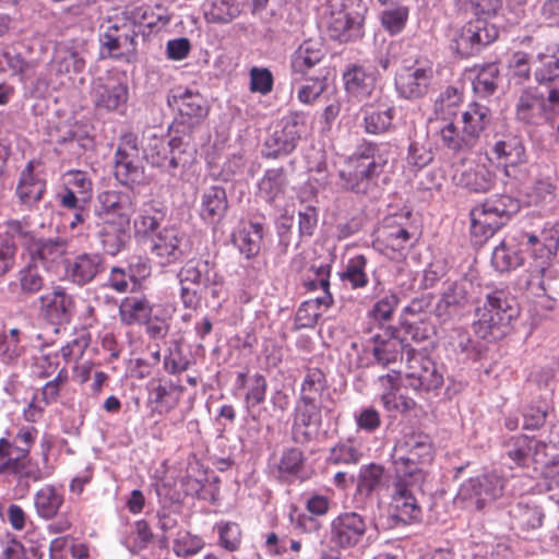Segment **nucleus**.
<instances>
[{"instance_id":"nucleus-64","label":"nucleus","mask_w":559,"mask_h":559,"mask_svg":"<svg viewBox=\"0 0 559 559\" xmlns=\"http://www.w3.org/2000/svg\"><path fill=\"white\" fill-rule=\"evenodd\" d=\"M527 195L535 204L550 202L556 197V186L549 179H538L530 188Z\"/></svg>"},{"instance_id":"nucleus-47","label":"nucleus","mask_w":559,"mask_h":559,"mask_svg":"<svg viewBox=\"0 0 559 559\" xmlns=\"http://www.w3.org/2000/svg\"><path fill=\"white\" fill-rule=\"evenodd\" d=\"M326 388V378L319 368H308L300 386L299 399L317 401Z\"/></svg>"},{"instance_id":"nucleus-8","label":"nucleus","mask_w":559,"mask_h":559,"mask_svg":"<svg viewBox=\"0 0 559 559\" xmlns=\"http://www.w3.org/2000/svg\"><path fill=\"white\" fill-rule=\"evenodd\" d=\"M306 130L307 126L302 115L294 114L287 117L283 121L282 129L276 130L265 141V157L276 158L280 155L293 152L297 146V142L306 133Z\"/></svg>"},{"instance_id":"nucleus-26","label":"nucleus","mask_w":559,"mask_h":559,"mask_svg":"<svg viewBox=\"0 0 559 559\" xmlns=\"http://www.w3.org/2000/svg\"><path fill=\"white\" fill-rule=\"evenodd\" d=\"M115 177L124 186L139 183L143 177V167L139 163L138 154L119 146L116 152Z\"/></svg>"},{"instance_id":"nucleus-29","label":"nucleus","mask_w":559,"mask_h":559,"mask_svg":"<svg viewBox=\"0 0 559 559\" xmlns=\"http://www.w3.org/2000/svg\"><path fill=\"white\" fill-rule=\"evenodd\" d=\"M95 104L98 108L116 110L128 100V88L120 83H96L94 87Z\"/></svg>"},{"instance_id":"nucleus-46","label":"nucleus","mask_w":559,"mask_h":559,"mask_svg":"<svg viewBox=\"0 0 559 559\" xmlns=\"http://www.w3.org/2000/svg\"><path fill=\"white\" fill-rule=\"evenodd\" d=\"M67 241L61 238L34 240L29 247L33 260L53 261L66 252Z\"/></svg>"},{"instance_id":"nucleus-60","label":"nucleus","mask_w":559,"mask_h":559,"mask_svg":"<svg viewBox=\"0 0 559 559\" xmlns=\"http://www.w3.org/2000/svg\"><path fill=\"white\" fill-rule=\"evenodd\" d=\"M250 92L267 95L273 90L274 78L266 68L252 67L250 69Z\"/></svg>"},{"instance_id":"nucleus-16","label":"nucleus","mask_w":559,"mask_h":559,"mask_svg":"<svg viewBox=\"0 0 559 559\" xmlns=\"http://www.w3.org/2000/svg\"><path fill=\"white\" fill-rule=\"evenodd\" d=\"M538 250L540 251V257L546 258V260L531 273L527 280V288L537 296H547L550 299H555L559 294V283L557 281L556 271L551 269L547 262L552 252L542 245Z\"/></svg>"},{"instance_id":"nucleus-57","label":"nucleus","mask_w":559,"mask_h":559,"mask_svg":"<svg viewBox=\"0 0 559 559\" xmlns=\"http://www.w3.org/2000/svg\"><path fill=\"white\" fill-rule=\"evenodd\" d=\"M462 102V93L453 86H448L436 99L435 111L439 115L451 116Z\"/></svg>"},{"instance_id":"nucleus-43","label":"nucleus","mask_w":559,"mask_h":559,"mask_svg":"<svg viewBox=\"0 0 559 559\" xmlns=\"http://www.w3.org/2000/svg\"><path fill=\"white\" fill-rule=\"evenodd\" d=\"M5 473L15 474L32 480L41 478V471L39 466L32 461L31 456L9 457L5 462L0 463V474Z\"/></svg>"},{"instance_id":"nucleus-5","label":"nucleus","mask_w":559,"mask_h":559,"mask_svg":"<svg viewBox=\"0 0 559 559\" xmlns=\"http://www.w3.org/2000/svg\"><path fill=\"white\" fill-rule=\"evenodd\" d=\"M406 365V380L414 390L431 391L442 385L443 376L436 362L417 349H407Z\"/></svg>"},{"instance_id":"nucleus-56","label":"nucleus","mask_w":559,"mask_h":559,"mask_svg":"<svg viewBox=\"0 0 559 559\" xmlns=\"http://www.w3.org/2000/svg\"><path fill=\"white\" fill-rule=\"evenodd\" d=\"M330 270L331 266L329 264L314 265L312 264L308 272L311 273L305 278V286L310 289L321 288L323 290V296L331 294L330 288Z\"/></svg>"},{"instance_id":"nucleus-52","label":"nucleus","mask_w":559,"mask_h":559,"mask_svg":"<svg viewBox=\"0 0 559 559\" xmlns=\"http://www.w3.org/2000/svg\"><path fill=\"white\" fill-rule=\"evenodd\" d=\"M480 205L484 207V211L493 213V215L507 222L510 219L511 215L519 210L516 200L509 195H497L486 200Z\"/></svg>"},{"instance_id":"nucleus-35","label":"nucleus","mask_w":559,"mask_h":559,"mask_svg":"<svg viewBox=\"0 0 559 559\" xmlns=\"http://www.w3.org/2000/svg\"><path fill=\"white\" fill-rule=\"evenodd\" d=\"M377 240L393 251L406 248L411 240V234L395 221H385L377 230Z\"/></svg>"},{"instance_id":"nucleus-55","label":"nucleus","mask_w":559,"mask_h":559,"mask_svg":"<svg viewBox=\"0 0 559 559\" xmlns=\"http://www.w3.org/2000/svg\"><path fill=\"white\" fill-rule=\"evenodd\" d=\"M219 536V545L228 550L236 551L241 544V530L237 523L226 522L216 525Z\"/></svg>"},{"instance_id":"nucleus-6","label":"nucleus","mask_w":559,"mask_h":559,"mask_svg":"<svg viewBox=\"0 0 559 559\" xmlns=\"http://www.w3.org/2000/svg\"><path fill=\"white\" fill-rule=\"evenodd\" d=\"M498 37V28L485 19L477 17L467 22L453 39L454 49L462 57L477 53L481 47L489 45Z\"/></svg>"},{"instance_id":"nucleus-4","label":"nucleus","mask_w":559,"mask_h":559,"mask_svg":"<svg viewBox=\"0 0 559 559\" xmlns=\"http://www.w3.org/2000/svg\"><path fill=\"white\" fill-rule=\"evenodd\" d=\"M386 160L373 159L365 163L364 159H350L340 170L342 185L355 193L371 194L378 186V179L383 174Z\"/></svg>"},{"instance_id":"nucleus-32","label":"nucleus","mask_w":559,"mask_h":559,"mask_svg":"<svg viewBox=\"0 0 559 559\" xmlns=\"http://www.w3.org/2000/svg\"><path fill=\"white\" fill-rule=\"evenodd\" d=\"M285 185L286 176L283 168L269 169L259 182L258 195L273 204L283 197Z\"/></svg>"},{"instance_id":"nucleus-39","label":"nucleus","mask_w":559,"mask_h":559,"mask_svg":"<svg viewBox=\"0 0 559 559\" xmlns=\"http://www.w3.org/2000/svg\"><path fill=\"white\" fill-rule=\"evenodd\" d=\"M62 504L63 496L53 486H45L35 495V508L43 519L55 518Z\"/></svg>"},{"instance_id":"nucleus-25","label":"nucleus","mask_w":559,"mask_h":559,"mask_svg":"<svg viewBox=\"0 0 559 559\" xmlns=\"http://www.w3.org/2000/svg\"><path fill=\"white\" fill-rule=\"evenodd\" d=\"M522 251L518 238L509 236L495 247L491 263L497 271L508 272L523 264Z\"/></svg>"},{"instance_id":"nucleus-61","label":"nucleus","mask_w":559,"mask_h":559,"mask_svg":"<svg viewBox=\"0 0 559 559\" xmlns=\"http://www.w3.org/2000/svg\"><path fill=\"white\" fill-rule=\"evenodd\" d=\"M407 17L408 9L406 7H395L381 13V23L388 32L397 34L404 28Z\"/></svg>"},{"instance_id":"nucleus-3","label":"nucleus","mask_w":559,"mask_h":559,"mask_svg":"<svg viewBox=\"0 0 559 559\" xmlns=\"http://www.w3.org/2000/svg\"><path fill=\"white\" fill-rule=\"evenodd\" d=\"M559 108V86L530 87L524 90L516 103V117L527 124L548 121L551 110Z\"/></svg>"},{"instance_id":"nucleus-7","label":"nucleus","mask_w":559,"mask_h":559,"mask_svg":"<svg viewBox=\"0 0 559 559\" xmlns=\"http://www.w3.org/2000/svg\"><path fill=\"white\" fill-rule=\"evenodd\" d=\"M97 200V215L105 223L117 225L119 231L129 227L131 215L135 210L130 193L115 190L104 191L98 194Z\"/></svg>"},{"instance_id":"nucleus-9","label":"nucleus","mask_w":559,"mask_h":559,"mask_svg":"<svg viewBox=\"0 0 559 559\" xmlns=\"http://www.w3.org/2000/svg\"><path fill=\"white\" fill-rule=\"evenodd\" d=\"M182 140L179 136H174L170 140H166L163 136L155 134L146 139L144 145L145 158L155 167L163 168L170 175H175L173 170L178 168L181 163V150Z\"/></svg>"},{"instance_id":"nucleus-50","label":"nucleus","mask_w":559,"mask_h":559,"mask_svg":"<svg viewBox=\"0 0 559 559\" xmlns=\"http://www.w3.org/2000/svg\"><path fill=\"white\" fill-rule=\"evenodd\" d=\"M393 109L374 110L372 108L365 110V130L370 134H380L388 131L392 124Z\"/></svg>"},{"instance_id":"nucleus-58","label":"nucleus","mask_w":559,"mask_h":559,"mask_svg":"<svg viewBox=\"0 0 559 559\" xmlns=\"http://www.w3.org/2000/svg\"><path fill=\"white\" fill-rule=\"evenodd\" d=\"M19 280L23 295H34L44 286V278L35 264H29L21 270Z\"/></svg>"},{"instance_id":"nucleus-34","label":"nucleus","mask_w":559,"mask_h":559,"mask_svg":"<svg viewBox=\"0 0 559 559\" xmlns=\"http://www.w3.org/2000/svg\"><path fill=\"white\" fill-rule=\"evenodd\" d=\"M263 236V225L258 222H250L248 228H242L238 231L234 241L237 243L240 252L245 254L247 259H251L259 254Z\"/></svg>"},{"instance_id":"nucleus-63","label":"nucleus","mask_w":559,"mask_h":559,"mask_svg":"<svg viewBox=\"0 0 559 559\" xmlns=\"http://www.w3.org/2000/svg\"><path fill=\"white\" fill-rule=\"evenodd\" d=\"M16 243L9 236H0V278L14 266Z\"/></svg>"},{"instance_id":"nucleus-10","label":"nucleus","mask_w":559,"mask_h":559,"mask_svg":"<svg viewBox=\"0 0 559 559\" xmlns=\"http://www.w3.org/2000/svg\"><path fill=\"white\" fill-rule=\"evenodd\" d=\"M372 355L378 364L388 366L403 359L407 360V349H414L406 337H401L392 325L382 328V332L372 334Z\"/></svg>"},{"instance_id":"nucleus-20","label":"nucleus","mask_w":559,"mask_h":559,"mask_svg":"<svg viewBox=\"0 0 559 559\" xmlns=\"http://www.w3.org/2000/svg\"><path fill=\"white\" fill-rule=\"evenodd\" d=\"M452 180L456 186L466 188L469 191L484 193L490 190L493 185V175L485 165L465 167L459 165L454 168Z\"/></svg>"},{"instance_id":"nucleus-21","label":"nucleus","mask_w":559,"mask_h":559,"mask_svg":"<svg viewBox=\"0 0 559 559\" xmlns=\"http://www.w3.org/2000/svg\"><path fill=\"white\" fill-rule=\"evenodd\" d=\"M325 56L322 40L307 39L292 56V69L295 73L307 75L311 69L320 64Z\"/></svg>"},{"instance_id":"nucleus-13","label":"nucleus","mask_w":559,"mask_h":559,"mask_svg":"<svg viewBox=\"0 0 559 559\" xmlns=\"http://www.w3.org/2000/svg\"><path fill=\"white\" fill-rule=\"evenodd\" d=\"M321 424V406L314 400L299 399L297 402L293 435L297 442H307L311 439L312 432H314Z\"/></svg>"},{"instance_id":"nucleus-53","label":"nucleus","mask_w":559,"mask_h":559,"mask_svg":"<svg viewBox=\"0 0 559 559\" xmlns=\"http://www.w3.org/2000/svg\"><path fill=\"white\" fill-rule=\"evenodd\" d=\"M118 32V22H114L110 19L100 25L99 44L102 51L106 50L108 57L119 56Z\"/></svg>"},{"instance_id":"nucleus-45","label":"nucleus","mask_w":559,"mask_h":559,"mask_svg":"<svg viewBox=\"0 0 559 559\" xmlns=\"http://www.w3.org/2000/svg\"><path fill=\"white\" fill-rule=\"evenodd\" d=\"M40 300L46 304L51 312L57 314L60 321H69L74 311V300L63 288L58 287L52 292L51 298L41 296Z\"/></svg>"},{"instance_id":"nucleus-48","label":"nucleus","mask_w":559,"mask_h":559,"mask_svg":"<svg viewBox=\"0 0 559 559\" xmlns=\"http://www.w3.org/2000/svg\"><path fill=\"white\" fill-rule=\"evenodd\" d=\"M499 69L496 63L484 64L473 82L474 91L481 96L495 93L498 86Z\"/></svg>"},{"instance_id":"nucleus-40","label":"nucleus","mask_w":559,"mask_h":559,"mask_svg":"<svg viewBox=\"0 0 559 559\" xmlns=\"http://www.w3.org/2000/svg\"><path fill=\"white\" fill-rule=\"evenodd\" d=\"M241 13V5L237 0H209L205 7V17L212 23H229Z\"/></svg>"},{"instance_id":"nucleus-24","label":"nucleus","mask_w":559,"mask_h":559,"mask_svg":"<svg viewBox=\"0 0 559 559\" xmlns=\"http://www.w3.org/2000/svg\"><path fill=\"white\" fill-rule=\"evenodd\" d=\"M179 474L187 495H199L207 481L206 468L197 456H186L179 463Z\"/></svg>"},{"instance_id":"nucleus-41","label":"nucleus","mask_w":559,"mask_h":559,"mask_svg":"<svg viewBox=\"0 0 559 559\" xmlns=\"http://www.w3.org/2000/svg\"><path fill=\"white\" fill-rule=\"evenodd\" d=\"M493 153L504 166H515L525 158V148L518 136H508L497 142L493 146Z\"/></svg>"},{"instance_id":"nucleus-27","label":"nucleus","mask_w":559,"mask_h":559,"mask_svg":"<svg viewBox=\"0 0 559 559\" xmlns=\"http://www.w3.org/2000/svg\"><path fill=\"white\" fill-rule=\"evenodd\" d=\"M393 463L396 478L394 487L421 490L426 474L418 462L408 456H399Z\"/></svg>"},{"instance_id":"nucleus-2","label":"nucleus","mask_w":559,"mask_h":559,"mask_svg":"<svg viewBox=\"0 0 559 559\" xmlns=\"http://www.w3.org/2000/svg\"><path fill=\"white\" fill-rule=\"evenodd\" d=\"M180 297L186 308H197L203 289L222 283L215 265L207 260H189L179 271Z\"/></svg>"},{"instance_id":"nucleus-11","label":"nucleus","mask_w":559,"mask_h":559,"mask_svg":"<svg viewBox=\"0 0 559 559\" xmlns=\"http://www.w3.org/2000/svg\"><path fill=\"white\" fill-rule=\"evenodd\" d=\"M168 105L178 111L175 124L181 126L182 132L200 124L209 111L202 95L190 91L168 97Z\"/></svg>"},{"instance_id":"nucleus-31","label":"nucleus","mask_w":559,"mask_h":559,"mask_svg":"<svg viewBox=\"0 0 559 559\" xmlns=\"http://www.w3.org/2000/svg\"><path fill=\"white\" fill-rule=\"evenodd\" d=\"M332 302L333 297L331 294L304 301L298 308L295 316L296 329L299 330L313 328L317 324L319 318L321 317L320 308L322 306L324 308H329L332 305Z\"/></svg>"},{"instance_id":"nucleus-19","label":"nucleus","mask_w":559,"mask_h":559,"mask_svg":"<svg viewBox=\"0 0 559 559\" xmlns=\"http://www.w3.org/2000/svg\"><path fill=\"white\" fill-rule=\"evenodd\" d=\"M502 492V480L496 475H481L469 478L461 488L464 498H475L478 508L495 500Z\"/></svg>"},{"instance_id":"nucleus-59","label":"nucleus","mask_w":559,"mask_h":559,"mask_svg":"<svg viewBox=\"0 0 559 559\" xmlns=\"http://www.w3.org/2000/svg\"><path fill=\"white\" fill-rule=\"evenodd\" d=\"M501 227V222H487L485 218L471 216V234L476 245L487 241Z\"/></svg>"},{"instance_id":"nucleus-22","label":"nucleus","mask_w":559,"mask_h":559,"mask_svg":"<svg viewBox=\"0 0 559 559\" xmlns=\"http://www.w3.org/2000/svg\"><path fill=\"white\" fill-rule=\"evenodd\" d=\"M104 269V259L98 253H82L68 263L67 272L71 281L85 285Z\"/></svg>"},{"instance_id":"nucleus-62","label":"nucleus","mask_w":559,"mask_h":559,"mask_svg":"<svg viewBox=\"0 0 559 559\" xmlns=\"http://www.w3.org/2000/svg\"><path fill=\"white\" fill-rule=\"evenodd\" d=\"M397 304L399 297L395 294H386L374 304L370 311V316L379 324H381V322H386L392 318Z\"/></svg>"},{"instance_id":"nucleus-44","label":"nucleus","mask_w":559,"mask_h":559,"mask_svg":"<svg viewBox=\"0 0 559 559\" xmlns=\"http://www.w3.org/2000/svg\"><path fill=\"white\" fill-rule=\"evenodd\" d=\"M122 321L129 325L147 323L151 319L152 307L146 299H126L120 307Z\"/></svg>"},{"instance_id":"nucleus-51","label":"nucleus","mask_w":559,"mask_h":559,"mask_svg":"<svg viewBox=\"0 0 559 559\" xmlns=\"http://www.w3.org/2000/svg\"><path fill=\"white\" fill-rule=\"evenodd\" d=\"M535 76L539 83H550L559 78V49L554 53L538 55Z\"/></svg>"},{"instance_id":"nucleus-42","label":"nucleus","mask_w":559,"mask_h":559,"mask_svg":"<svg viewBox=\"0 0 559 559\" xmlns=\"http://www.w3.org/2000/svg\"><path fill=\"white\" fill-rule=\"evenodd\" d=\"M440 138L442 144L454 153H466L475 147L464 130L459 129L453 122H449L441 128Z\"/></svg>"},{"instance_id":"nucleus-33","label":"nucleus","mask_w":559,"mask_h":559,"mask_svg":"<svg viewBox=\"0 0 559 559\" xmlns=\"http://www.w3.org/2000/svg\"><path fill=\"white\" fill-rule=\"evenodd\" d=\"M45 190V181L34 176L33 166L29 164L26 169L23 170L16 187L19 199L23 204L33 205L43 198Z\"/></svg>"},{"instance_id":"nucleus-49","label":"nucleus","mask_w":559,"mask_h":559,"mask_svg":"<svg viewBox=\"0 0 559 559\" xmlns=\"http://www.w3.org/2000/svg\"><path fill=\"white\" fill-rule=\"evenodd\" d=\"M384 478V468L381 465L371 463L360 469L357 491L360 495L369 496L377 487L382 484Z\"/></svg>"},{"instance_id":"nucleus-30","label":"nucleus","mask_w":559,"mask_h":559,"mask_svg":"<svg viewBox=\"0 0 559 559\" xmlns=\"http://www.w3.org/2000/svg\"><path fill=\"white\" fill-rule=\"evenodd\" d=\"M490 121L489 109L479 104H472L462 116L464 133L472 140L475 146L481 132Z\"/></svg>"},{"instance_id":"nucleus-17","label":"nucleus","mask_w":559,"mask_h":559,"mask_svg":"<svg viewBox=\"0 0 559 559\" xmlns=\"http://www.w3.org/2000/svg\"><path fill=\"white\" fill-rule=\"evenodd\" d=\"M421 490L412 488L394 487L392 502L390 504V518L394 523H409L418 520L421 515V508L418 503L417 493Z\"/></svg>"},{"instance_id":"nucleus-1","label":"nucleus","mask_w":559,"mask_h":559,"mask_svg":"<svg viewBox=\"0 0 559 559\" xmlns=\"http://www.w3.org/2000/svg\"><path fill=\"white\" fill-rule=\"evenodd\" d=\"M518 316L515 300L504 290H495L488 294L484 305L476 309L475 333L481 338H500Z\"/></svg>"},{"instance_id":"nucleus-36","label":"nucleus","mask_w":559,"mask_h":559,"mask_svg":"<svg viewBox=\"0 0 559 559\" xmlns=\"http://www.w3.org/2000/svg\"><path fill=\"white\" fill-rule=\"evenodd\" d=\"M343 80L347 93L360 99L368 97L374 85L373 79L359 66L348 68Z\"/></svg>"},{"instance_id":"nucleus-15","label":"nucleus","mask_w":559,"mask_h":559,"mask_svg":"<svg viewBox=\"0 0 559 559\" xmlns=\"http://www.w3.org/2000/svg\"><path fill=\"white\" fill-rule=\"evenodd\" d=\"M510 526L524 538L535 536L542 528L545 520V512L535 502H524L509 511Z\"/></svg>"},{"instance_id":"nucleus-54","label":"nucleus","mask_w":559,"mask_h":559,"mask_svg":"<svg viewBox=\"0 0 559 559\" xmlns=\"http://www.w3.org/2000/svg\"><path fill=\"white\" fill-rule=\"evenodd\" d=\"M367 260L364 255H357L349 260L345 272L342 274L344 281H348L354 288L365 287L368 283L365 273Z\"/></svg>"},{"instance_id":"nucleus-18","label":"nucleus","mask_w":559,"mask_h":559,"mask_svg":"<svg viewBox=\"0 0 559 559\" xmlns=\"http://www.w3.org/2000/svg\"><path fill=\"white\" fill-rule=\"evenodd\" d=\"M468 288H473V284L466 281L450 285L436 306V316L448 320L460 314L469 302Z\"/></svg>"},{"instance_id":"nucleus-28","label":"nucleus","mask_w":559,"mask_h":559,"mask_svg":"<svg viewBox=\"0 0 559 559\" xmlns=\"http://www.w3.org/2000/svg\"><path fill=\"white\" fill-rule=\"evenodd\" d=\"M228 207L227 195L222 187H211L204 191L201 201V217L210 223H218Z\"/></svg>"},{"instance_id":"nucleus-38","label":"nucleus","mask_w":559,"mask_h":559,"mask_svg":"<svg viewBox=\"0 0 559 559\" xmlns=\"http://www.w3.org/2000/svg\"><path fill=\"white\" fill-rule=\"evenodd\" d=\"M329 34L335 40L347 43L360 36V24L348 13L337 12L331 16Z\"/></svg>"},{"instance_id":"nucleus-37","label":"nucleus","mask_w":559,"mask_h":559,"mask_svg":"<svg viewBox=\"0 0 559 559\" xmlns=\"http://www.w3.org/2000/svg\"><path fill=\"white\" fill-rule=\"evenodd\" d=\"M84 68V57L72 48H63L57 50L51 61V70L55 71L58 75L82 73Z\"/></svg>"},{"instance_id":"nucleus-12","label":"nucleus","mask_w":559,"mask_h":559,"mask_svg":"<svg viewBox=\"0 0 559 559\" xmlns=\"http://www.w3.org/2000/svg\"><path fill=\"white\" fill-rule=\"evenodd\" d=\"M432 79L431 68H404L395 76V87L401 97L419 99L428 94Z\"/></svg>"},{"instance_id":"nucleus-14","label":"nucleus","mask_w":559,"mask_h":559,"mask_svg":"<svg viewBox=\"0 0 559 559\" xmlns=\"http://www.w3.org/2000/svg\"><path fill=\"white\" fill-rule=\"evenodd\" d=\"M366 531L367 525L361 515L344 513L332 522V540L340 547H354L362 539Z\"/></svg>"},{"instance_id":"nucleus-23","label":"nucleus","mask_w":559,"mask_h":559,"mask_svg":"<svg viewBox=\"0 0 559 559\" xmlns=\"http://www.w3.org/2000/svg\"><path fill=\"white\" fill-rule=\"evenodd\" d=\"M152 252L162 265L174 263L183 255L182 238L175 229H164L155 236Z\"/></svg>"}]
</instances>
